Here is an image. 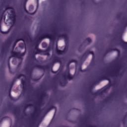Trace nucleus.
<instances>
[{
    "label": "nucleus",
    "mask_w": 127,
    "mask_h": 127,
    "mask_svg": "<svg viewBox=\"0 0 127 127\" xmlns=\"http://www.w3.org/2000/svg\"><path fill=\"white\" fill-rule=\"evenodd\" d=\"M61 52H60V51H58V53H59V54H61Z\"/></svg>",
    "instance_id": "f257e3e1"
}]
</instances>
